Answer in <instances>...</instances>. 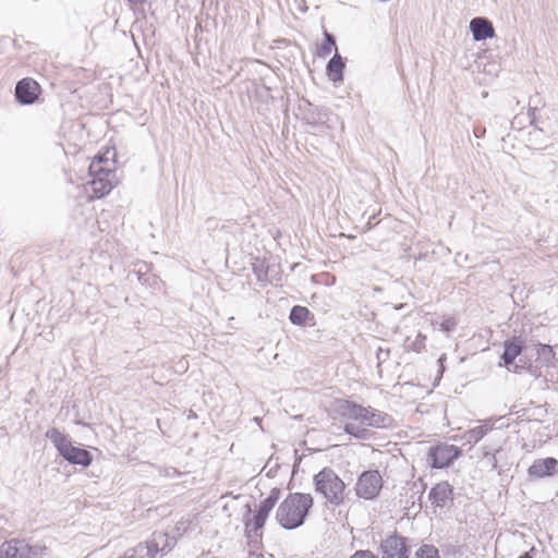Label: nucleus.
<instances>
[{
  "instance_id": "23",
  "label": "nucleus",
  "mask_w": 558,
  "mask_h": 558,
  "mask_svg": "<svg viewBox=\"0 0 558 558\" xmlns=\"http://www.w3.org/2000/svg\"><path fill=\"white\" fill-rule=\"evenodd\" d=\"M414 558H440L436 547L432 545H423L415 553Z\"/></svg>"
},
{
  "instance_id": "27",
  "label": "nucleus",
  "mask_w": 558,
  "mask_h": 558,
  "mask_svg": "<svg viewBox=\"0 0 558 558\" xmlns=\"http://www.w3.org/2000/svg\"><path fill=\"white\" fill-rule=\"evenodd\" d=\"M519 558H533V556L531 555V553H524Z\"/></svg>"
},
{
  "instance_id": "15",
  "label": "nucleus",
  "mask_w": 558,
  "mask_h": 558,
  "mask_svg": "<svg viewBox=\"0 0 558 558\" xmlns=\"http://www.w3.org/2000/svg\"><path fill=\"white\" fill-rule=\"evenodd\" d=\"M470 28L475 40H485L495 36L492 23L484 17L473 19L470 23Z\"/></svg>"
},
{
  "instance_id": "9",
  "label": "nucleus",
  "mask_w": 558,
  "mask_h": 558,
  "mask_svg": "<svg viewBox=\"0 0 558 558\" xmlns=\"http://www.w3.org/2000/svg\"><path fill=\"white\" fill-rule=\"evenodd\" d=\"M117 184L118 180L89 175V180L84 184L85 197L88 202L100 199L108 195Z\"/></svg>"
},
{
  "instance_id": "10",
  "label": "nucleus",
  "mask_w": 558,
  "mask_h": 558,
  "mask_svg": "<svg viewBox=\"0 0 558 558\" xmlns=\"http://www.w3.org/2000/svg\"><path fill=\"white\" fill-rule=\"evenodd\" d=\"M558 474V460L551 457L536 459L527 469L531 480H542Z\"/></svg>"
},
{
  "instance_id": "4",
  "label": "nucleus",
  "mask_w": 558,
  "mask_h": 558,
  "mask_svg": "<svg viewBox=\"0 0 558 558\" xmlns=\"http://www.w3.org/2000/svg\"><path fill=\"white\" fill-rule=\"evenodd\" d=\"M46 437L52 441L60 456L72 464L88 466L93 457L89 451L75 447L71 440L58 428H50L46 433Z\"/></svg>"
},
{
  "instance_id": "22",
  "label": "nucleus",
  "mask_w": 558,
  "mask_h": 558,
  "mask_svg": "<svg viewBox=\"0 0 558 558\" xmlns=\"http://www.w3.org/2000/svg\"><path fill=\"white\" fill-rule=\"evenodd\" d=\"M267 517L256 511L252 519L246 521L245 530L248 533H255L262 530L267 521Z\"/></svg>"
},
{
  "instance_id": "12",
  "label": "nucleus",
  "mask_w": 558,
  "mask_h": 558,
  "mask_svg": "<svg viewBox=\"0 0 558 558\" xmlns=\"http://www.w3.org/2000/svg\"><path fill=\"white\" fill-rule=\"evenodd\" d=\"M41 94V87L34 78L25 77L15 87L16 99L23 105H31L37 101Z\"/></svg>"
},
{
  "instance_id": "16",
  "label": "nucleus",
  "mask_w": 558,
  "mask_h": 558,
  "mask_svg": "<svg viewBox=\"0 0 558 558\" xmlns=\"http://www.w3.org/2000/svg\"><path fill=\"white\" fill-rule=\"evenodd\" d=\"M159 546L155 541L138 544L131 551L120 558H156Z\"/></svg>"
},
{
  "instance_id": "19",
  "label": "nucleus",
  "mask_w": 558,
  "mask_h": 558,
  "mask_svg": "<svg viewBox=\"0 0 558 558\" xmlns=\"http://www.w3.org/2000/svg\"><path fill=\"white\" fill-rule=\"evenodd\" d=\"M324 35V41L316 47L315 51L316 56L322 59L327 58L332 51L337 52V46L333 36L327 31H325Z\"/></svg>"
},
{
  "instance_id": "18",
  "label": "nucleus",
  "mask_w": 558,
  "mask_h": 558,
  "mask_svg": "<svg viewBox=\"0 0 558 558\" xmlns=\"http://www.w3.org/2000/svg\"><path fill=\"white\" fill-rule=\"evenodd\" d=\"M535 353L542 365L547 367L556 365L557 356L551 345L538 343L535 348Z\"/></svg>"
},
{
  "instance_id": "1",
  "label": "nucleus",
  "mask_w": 558,
  "mask_h": 558,
  "mask_svg": "<svg viewBox=\"0 0 558 558\" xmlns=\"http://www.w3.org/2000/svg\"><path fill=\"white\" fill-rule=\"evenodd\" d=\"M332 420L347 434L355 438H365L371 428H386L392 423L388 414L350 400L337 402Z\"/></svg>"
},
{
  "instance_id": "24",
  "label": "nucleus",
  "mask_w": 558,
  "mask_h": 558,
  "mask_svg": "<svg viewBox=\"0 0 558 558\" xmlns=\"http://www.w3.org/2000/svg\"><path fill=\"white\" fill-rule=\"evenodd\" d=\"M457 325V320L454 317L448 316L445 317L440 323V329L445 332L451 331Z\"/></svg>"
},
{
  "instance_id": "17",
  "label": "nucleus",
  "mask_w": 558,
  "mask_h": 558,
  "mask_svg": "<svg viewBox=\"0 0 558 558\" xmlns=\"http://www.w3.org/2000/svg\"><path fill=\"white\" fill-rule=\"evenodd\" d=\"M345 68V63L342 57L335 52L333 57L327 64V75L332 82H341L343 80V70Z\"/></svg>"
},
{
  "instance_id": "14",
  "label": "nucleus",
  "mask_w": 558,
  "mask_h": 558,
  "mask_svg": "<svg viewBox=\"0 0 558 558\" xmlns=\"http://www.w3.org/2000/svg\"><path fill=\"white\" fill-rule=\"evenodd\" d=\"M524 341L521 337L514 336L504 342V353L501 359L506 365H511L522 353Z\"/></svg>"
},
{
  "instance_id": "3",
  "label": "nucleus",
  "mask_w": 558,
  "mask_h": 558,
  "mask_svg": "<svg viewBox=\"0 0 558 558\" xmlns=\"http://www.w3.org/2000/svg\"><path fill=\"white\" fill-rule=\"evenodd\" d=\"M316 493L322 495L329 504L340 506L347 497V485L331 469L324 468L313 478Z\"/></svg>"
},
{
  "instance_id": "26",
  "label": "nucleus",
  "mask_w": 558,
  "mask_h": 558,
  "mask_svg": "<svg viewBox=\"0 0 558 558\" xmlns=\"http://www.w3.org/2000/svg\"><path fill=\"white\" fill-rule=\"evenodd\" d=\"M128 2H130L131 4H142L144 3L146 0H126Z\"/></svg>"
},
{
  "instance_id": "11",
  "label": "nucleus",
  "mask_w": 558,
  "mask_h": 558,
  "mask_svg": "<svg viewBox=\"0 0 558 558\" xmlns=\"http://www.w3.org/2000/svg\"><path fill=\"white\" fill-rule=\"evenodd\" d=\"M453 487L447 481L435 484L428 493V499L435 508H445L451 506L453 502Z\"/></svg>"
},
{
  "instance_id": "28",
  "label": "nucleus",
  "mask_w": 558,
  "mask_h": 558,
  "mask_svg": "<svg viewBox=\"0 0 558 558\" xmlns=\"http://www.w3.org/2000/svg\"><path fill=\"white\" fill-rule=\"evenodd\" d=\"M0 558H4L3 555H0Z\"/></svg>"
},
{
  "instance_id": "25",
  "label": "nucleus",
  "mask_w": 558,
  "mask_h": 558,
  "mask_svg": "<svg viewBox=\"0 0 558 558\" xmlns=\"http://www.w3.org/2000/svg\"><path fill=\"white\" fill-rule=\"evenodd\" d=\"M351 558H377V557L369 550H360V551H356Z\"/></svg>"
},
{
  "instance_id": "2",
  "label": "nucleus",
  "mask_w": 558,
  "mask_h": 558,
  "mask_svg": "<svg viewBox=\"0 0 558 558\" xmlns=\"http://www.w3.org/2000/svg\"><path fill=\"white\" fill-rule=\"evenodd\" d=\"M313 505L314 498L311 494L291 493L279 505L276 519L284 529L299 527L303 524Z\"/></svg>"
},
{
  "instance_id": "21",
  "label": "nucleus",
  "mask_w": 558,
  "mask_h": 558,
  "mask_svg": "<svg viewBox=\"0 0 558 558\" xmlns=\"http://www.w3.org/2000/svg\"><path fill=\"white\" fill-rule=\"evenodd\" d=\"M279 494L280 492L278 489H272L269 496L260 502L257 511L268 518L270 511L274 509L279 499Z\"/></svg>"
},
{
  "instance_id": "20",
  "label": "nucleus",
  "mask_w": 558,
  "mask_h": 558,
  "mask_svg": "<svg viewBox=\"0 0 558 558\" xmlns=\"http://www.w3.org/2000/svg\"><path fill=\"white\" fill-rule=\"evenodd\" d=\"M311 316V312L305 306L295 305L290 312V320L294 325L303 326Z\"/></svg>"
},
{
  "instance_id": "5",
  "label": "nucleus",
  "mask_w": 558,
  "mask_h": 558,
  "mask_svg": "<svg viewBox=\"0 0 558 558\" xmlns=\"http://www.w3.org/2000/svg\"><path fill=\"white\" fill-rule=\"evenodd\" d=\"M118 153L113 145H106L92 158L88 174L117 180Z\"/></svg>"
},
{
  "instance_id": "13",
  "label": "nucleus",
  "mask_w": 558,
  "mask_h": 558,
  "mask_svg": "<svg viewBox=\"0 0 558 558\" xmlns=\"http://www.w3.org/2000/svg\"><path fill=\"white\" fill-rule=\"evenodd\" d=\"M405 538L389 535L381 542V558H409Z\"/></svg>"
},
{
  "instance_id": "8",
  "label": "nucleus",
  "mask_w": 558,
  "mask_h": 558,
  "mask_svg": "<svg viewBox=\"0 0 558 558\" xmlns=\"http://www.w3.org/2000/svg\"><path fill=\"white\" fill-rule=\"evenodd\" d=\"M461 456V450L454 445L439 444L429 448L427 458L434 469L450 466Z\"/></svg>"
},
{
  "instance_id": "7",
  "label": "nucleus",
  "mask_w": 558,
  "mask_h": 558,
  "mask_svg": "<svg viewBox=\"0 0 558 558\" xmlns=\"http://www.w3.org/2000/svg\"><path fill=\"white\" fill-rule=\"evenodd\" d=\"M384 485L379 471L368 470L363 472L355 484V493L360 498L371 500L376 498Z\"/></svg>"
},
{
  "instance_id": "6",
  "label": "nucleus",
  "mask_w": 558,
  "mask_h": 558,
  "mask_svg": "<svg viewBox=\"0 0 558 558\" xmlns=\"http://www.w3.org/2000/svg\"><path fill=\"white\" fill-rule=\"evenodd\" d=\"M47 550L46 546H31L14 539L0 545V555L4 558H44Z\"/></svg>"
}]
</instances>
